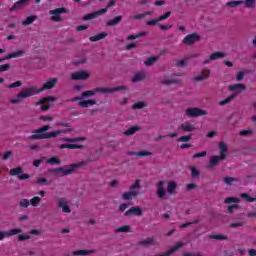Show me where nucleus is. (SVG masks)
<instances>
[{
    "label": "nucleus",
    "mask_w": 256,
    "mask_h": 256,
    "mask_svg": "<svg viewBox=\"0 0 256 256\" xmlns=\"http://www.w3.org/2000/svg\"><path fill=\"white\" fill-rule=\"evenodd\" d=\"M59 79L57 78H50L47 80L40 89H35V87H24L22 90L17 94L16 98L10 99V103L12 105H19L22 99H27L29 97H33V95H39V93H43V91H47L50 89H54L55 85H57Z\"/></svg>",
    "instance_id": "f257e3e1"
},
{
    "label": "nucleus",
    "mask_w": 256,
    "mask_h": 256,
    "mask_svg": "<svg viewBox=\"0 0 256 256\" xmlns=\"http://www.w3.org/2000/svg\"><path fill=\"white\" fill-rule=\"evenodd\" d=\"M49 129H51L50 125H44L39 129L33 130L32 134L30 136H28V139L30 141H41L43 139H53V138L57 137V135H61L63 133H73L72 128L47 132V131H49Z\"/></svg>",
    "instance_id": "f03ea898"
},
{
    "label": "nucleus",
    "mask_w": 256,
    "mask_h": 256,
    "mask_svg": "<svg viewBox=\"0 0 256 256\" xmlns=\"http://www.w3.org/2000/svg\"><path fill=\"white\" fill-rule=\"evenodd\" d=\"M127 90V87L125 86H117L115 88H109V87H97L94 88V90H87L83 92L82 99H85L86 97H93L96 93H115L117 91H125Z\"/></svg>",
    "instance_id": "7ed1b4c3"
},
{
    "label": "nucleus",
    "mask_w": 256,
    "mask_h": 256,
    "mask_svg": "<svg viewBox=\"0 0 256 256\" xmlns=\"http://www.w3.org/2000/svg\"><path fill=\"white\" fill-rule=\"evenodd\" d=\"M78 167H83V162L65 165L60 168H54L50 170V173H52V175L60 173L61 177H67V175H72V173H75V169H78Z\"/></svg>",
    "instance_id": "20e7f679"
},
{
    "label": "nucleus",
    "mask_w": 256,
    "mask_h": 256,
    "mask_svg": "<svg viewBox=\"0 0 256 256\" xmlns=\"http://www.w3.org/2000/svg\"><path fill=\"white\" fill-rule=\"evenodd\" d=\"M111 7H115V0H111L110 2H108L106 8H102L90 14L84 15L83 21H91V19H97L98 17H100V15H105V13H107V11H109V8Z\"/></svg>",
    "instance_id": "39448f33"
},
{
    "label": "nucleus",
    "mask_w": 256,
    "mask_h": 256,
    "mask_svg": "<svg viewBox=\"0 0 256 256\" xmlns=\"http://www.w3.org/2000/svg\"><path fill=\"white\" fill-rule=\"evenodd\" d=\"M63 13H67V9L65 8H56L54 10H50L49 11V15H52L51 16V21H54V23H59L62 21L61 19V16L60 15H63Z\"/></svg>",
    "instance_id": "423d86ee"
},
{
    "label": "nucleus",
    "mask_w": 256,
    "mask_h": 256,
    "mask_svg": "<svg viewBox=\"0 0 256 256\" xmlns=\"http://www.w3.org/2000/svg\"><path fill=\"white\" fill-rule=\"evenodd\" d=\"M57 99L53 96H48L45 98H42L38 101V105L40 106V109L42 111H49V109H51V105L50 103H53L54 101H56Z\"/></svg>",
    "instance_id": "0eeeda50"
},
{
    "label": "nucleus",
    "mask_w": 256,
    "mask_h": 256,
    "mask_svg": "<svg viewBox=\"0 0 256 256\" xmlns=\"http://www.w3.org/2000/svg\"><path fill=\"white\" fill-rule=\"evenodd\" d=\"M91 74L87 71H77L71 74L72 81H85V79H89Z\"/></svg>",
    "instance_id": "6e6552de"
},
{
    "label": "nucleus",
    "mask_w": 256,
    "mask_h": 256,
    "mask_svg": "<svg viewBox=\"0 0 256 256\" xmlns=\"http://www.w3.org/2000/svg\"><path fill=\"white\" fill-rule=\"evenodd\" d=\"M187 117H203V115H207V111L201 110L199 108H188L186 110Z\"/></svg>",
    "instance_id": "1a4fd4ad"
},
{
    "label": "nucleus",
    "mask_w": 256,
    "mask_h": 256,
    "mask_svg": "<svg viewBox=\"0 0 256 256\" xmlns=\"http://www.w3.org/2000/svg\"><path fill=\"white\" fill-rule=\"evenodd\" d=\"M10 175L12 177H15V175H18V179L20 181H25V179H29L31 176L29 174H23V168L17 167L10 170Z\"/></svg>",
    "instance_id": "9d476101"
},
{
    "label": "nucleus",
    "mask_w": 256,
    "mask_h": 256,
    "mask_svg": "<svg viewBox=\"0 0 256 256\" xmlns=\"http://www.w3.org/2000/svg\"><path fill=\"white\" fill-rule=\"evenodd\" d=\"M18 233H23L21 228H14L9 231H0V241H3L5 237H13V235H18Z\"/></svg>",
    "instance_id": "9b49d317"
},
{
    "label": "nucleus",
    "mask_w": 256,
    "mask_h": 256,
    "mask_svg": "<svg viewBox=\"0 0 256 256\" xmlns=\"http://www.w3.org/2000/svg\"><path fill=\"white\" fill-rule=\"evenodd\" d=\"M201 37L197 33L188 34L184 37L183 43L184 45H193V43H197Z\"/></svg>",
    "instance_id": "f8f14e48"
},
{
    "label": "nucleus",
    "mask_w": 256,
    "mask_h": 256,
    "mask_svg": "<svg viewBox=\"0 0 256 256\" xmlns=\"http://www.w3.org/2000/svg\"><path fill=\"white\" fill-rule=\"evenodd\" d=\"M30 1L31 0H18L17 2L14 3L12 7L9 8V11L10 12L19 11V9H23L24 7H27Z\"/></svg>",
    "instance_id": "ddd939ff"
},
{
    "label": "nucleus",
    "mask_w": 256,
    "mask_h": 256,
    "mask_svg": "<svg viewBox=\"0 0 256 256\" xmlns=\"http://www.w3.org/2000/svg\"><path fill=\"white\" fill-rule=\"evenodd\" d=\"M156 188H157V195L159 199H163L165 197V182L163 180H160L156 183Z\"/></svg>",
    "instance_id": "4468645a"
},
{
    "label": "nucleus",
    "mask_w": 256,
    "mask_h": 256,
    "mask_svg": "<svg viewBox=\"0 0 256 256\" xmlns=\"http://www.w3.org/2000/svg\"><path fill=\"white\" fill-rule=\"evenodd\" d=\"M179 131H183V133H191L195 131V125L189 122H184L178 127Z\"/></svg>",
    "instance_id": "2eb2a0df"
},
{
    "label": "nucleus",
    "mask_w": 256,
    "mask_h": 256,
    "mask_svg": "<svg viewBox=\"0 0 256 256\" xmlns=\"http://www.w3.org/2000/svg\"><path fill=\"white\" fill-rule=\"evenodd\" d=\"M227 159V155L212 156L210 158L209 167H217L220 161Z\"/></svg>",
    "instance_id": "dca6fc26"
},
{
    "label": "nucleus",
    "mask_w": 256,
    "mask_h": 256,
    "mask_svg": "<svg viewBox=\"0 0 256 256\" xmlns=\"http://www.w3.org/2000/svg\"><path fill=\"white\" fill-rule=\"evenodd\" d=\"M136 215L137 217H141L143 215V210L139 206H133L129 210L125 212V216Z\"/></svg>",
    "instance_id": "f3484780"
},
{
    "label": "nucleus",
    "mask_w": 256,
    "mask_h": 256,
    "mask_svg": "<svg viewBox=\"0 0 256 256\" xmlns=\"http://www.w3.org/2000/svg\"><path fill=\"white\" fill-rule=\"evenodd\" d=\"M211 76V70L207 69V68H204L202 71H201V75L200 76H197L194 78V81H205V79H209V77Z\"/></svg>",
    "instance_id": "a211bd4d"
},
{
    "label": "nucleus",
    "mask_w": 256,
    "mask_h": 256,
    "mask_svg": "<svg viewBox=\"0 0 256 256\" xmlns=\"http://www.w3.org/2000/svg\"><path fill=\"white\" fill-rule=\"evenodd\" d=\"M58 207L62 209L63 213H71V208L69 205H67V202H65V199L63 198L58 199Z\"/></svg>",
    "instance_id": "6ab92c4d"
},
{
    "label": "nucleus",
    "mask_w": 256,
    "mask_h": 256,
    "mask_svg": "<svg viewBox=\"0 0 256 256\" xmlns=\"http://www.w3.org/2000/svg\"><path fill=\"white\" fill-rule=\"evenodd\" d=\"M58 207L62 209L63 213H71V208L69 205H67V202H65V199L63 198L58 199Z\"/></svg>",
    "instance_id": "aec40b11"
},
{
    "label": "nucleus",
    "mask_w": 256,
    "mask_h": 256,
    "mask_svg": "<svg viewBox=\"0 0 256 256\" xmlns=\"http://www.w3.org/2000/svg\"><path fill=\"white\" fill-rule=\"evenodd\" d=\"M60 150L63 149H85V146L81 145V144H69V143H65V144H61L59 146Z\"/></svg>",
    "instance_id": "412c9836"
},
{
    "label": "nucleus",
    "mask_w": 256,
    "mask_h": 256,
    "mask_svg": "<svg viewBox=\"0 0 256 256\" xmlns=\"http://www.w3.org/2000/svg\"><path fill=\"white\" fill-rule=\"evenodd\" d=\"M60 141L64 143H78V141H87V138L85 137H76V138H61Z\"/></svg>",
    "instance_id": "4be33fe9"
},
{
    "label": "nucleus",
    "mask_w": 256,
    "mask_h": 256,
    "mask_svg": "<svg viewBox=\"0 0 256 256\" xmlns=\"http://www.w3.org/2000/svg\"><path fill=\"white\" fill-rule=\"evenodd\" d=\"M25 50H18L5 56V59H17V57H23Z\"/></svg>",
    "instance_id": "5701e85b"
},
{
    "label": "nucleus",
    "mask_w": 256,
    "mask_h": 256,
    "mask_svg": "<svg viewBox=\"0 0 256 256\" xmlns=\"http://www.w3.org/2000/svg\"><path fill=\"white\" fill-rule=\"evenodd\" d=\"M162 85H179L181 83V80L175 79V78H165L161 80Z\"/></svg>",
    "instance_id": "b1692460"
},
{
    "label": "nucleus",
    "mask_w": 256,
    "mask_h": 256,
    "mask_svg": "<svg viewBox=\"0 0 256 256\" xmlns=\"http://www.w3.org/2000/svg\"><path fill=\"white\" fill-rule=\"evenodd\" d=\"M127 155H131L134 157H148L149 155H151V152H149V151H140V152L128 151Z\"/></svg>",
    "instance_id": "393cba45"
},
{
    "label": "nucleus",
    "mask_w": 256,
    "mask_h": 256,
    "mask_svg": "<svg viewBox=\"0 0 256 256\" xmlns=\"http://www.w3.org/2000/svg\"><path fill=\"white\" fill-rule=\"evenodd\" d=\"M109 34H107V32H101L99 34H96L92 37H90V41L92 43H95L97 41H101V39H105V37H107Z\"/></svg>",
    "instance_id": "a878e982"
},
{
    "label": "nucleus",
    "mask_w": 256,
    "mask_h": 256,
    "mask_svg": "<svg viewBox=\"0 0 256 256\" xmlns=\"http://www.w3.org/2000/svg\"><path fill=\"white\" fill-rule=\"evenodd\" d=\"M245 89V84H234L229 86V91H237L238 93H241V91H245Z\"/></svg>",
    "instance_id": "bb28decb"
},
{
    "label": "nucleus",
    "mask_w": 256,
    "mask_h": 256,
    "mask_svg": "<svg viewBox=\"0 0 256 256\" xmlns=\"http://www.w3.org/2000/svg\"><path fill=\"white\" fill-rule=\"evenodd\" d=\"M96 101L95 100H83V101H80L78 103L79 107H84V108H87V107H93V105H96Z\"/></svg>",
    "instance_id": "cd10ccee"
},
{
    "label": "nucleus",
    "mask_w": 256,
    "mask_h": 256,
    "mask_svg": "<svg viewBox=\"0 0 256 256\" xmlns=\"http://www.w3.org/2000/svg\"><path fill=\"white\" fill-rule=\"evenodd\" d=\"M123 21V16H116L114 19L109 20L107 22L108 27H115V25H119Z\"/></svg>",
    "instance_id": "c85d7f7f"
},
{
    "label": "nucleus",
    "mask_w": 256,
    "mask_h": 256,
    "mask_svg": "<svg viewBox=\"0 0 256 256\" xmlns=\"http://www.w3.org/2000/svg\"><path fill=\"white\" fill-rule=\"evenodd\" d=\"M39 17L37 15H31L26 18V20L22 21V25L27 27V25H31L34 21H37Z\"/></svg>",
    "instance_id": "c756f323"
},
{
    "label": "nucleus",
    "mask_w": 256,
    "mask_h": 256,
    "mask_svg": "<svg viewBox=\"0 0 256 256\" xmlns=\"http://www.w3.org/2000/svg\"><path fill=\"white\" fill-rule=\"evenodd\" d=\"M95 253V250H76L73 252L75 256H87Z\"/></svg>",
    "instance_id": "7c9ffc66"
},
{
    "label": "nucleus",
    "mask_w": 256,
    "mask_h": 256,
    "mask_svg": "<svg viewBox=\"0 0 256 256\" xmlns=\"http://www.w3.org/2000/svg\"><path fill=\"white\" fill-rule=\"evenodd\" d=\"M141 37H147V32L146 31H141L138 34H132L127 36L128 41H133V39H139Z\"/></svg>",
    "instance_id": "2f4dec72"
},
{
    "label": "nucleus",
    "mask_w": 256,
    "mask_h": 256,
    "mask_svg": "<svg viewBox=\"0 0 256 256\" xmlns=\"http://www.w3.org/2000/svg\"><path fill=\"white\" fill-rule=\"evenodd\" d=\"M145 78V73L143 72H138L134 75L132 78V83H139V81H143Z\"/></svg>",
    "instance_id": "473e14b6"
},
{
    "label": "nucleus",
    "mask_w": 256,
    "mask_h": 256,
    "mask_svg": "<svg viewBox=\"0 0 256 256\" xmlns=\"http://www.w3.org/2000/svg\"><path fill=\"white\" fill-rule=\"evenodd\" d=\"M235 97H237V94H231L230 96H228L226 99L220 101L218 103V105H220V107H223L224 105H228V103H231L232 99H235Z\"/></svg>",
    "instance_id": "72a5a7b5"
},
{
    "label": "nucleus",
    "mask_w": 256,
    "mask_h": 256,
    "mask_svg": "<svg viewBox=\"0 0 256 256\" xmlns=\"http://www.w3.org/2000/svg\"><path fill=\"white\" fill-rule=\"evenodd\" d=\"M175 189H177V183L168 182L167 191L170 195H175Z\"/></svg>",
    "instance_id": "f704fd0d"
},
{
    "label": "nucleus",
    "mask_w": 256,
    "mask_h": 256,
    "mask_svg": "<svg viewBox=\"0 0 256 256\" xmlns=\"http://www.w3.org/2000/svg\"><path fill=\"white\" fill-rule=\"evenodd\" d=\"M137 195V192L135 191H128V192H125L123 195H122V198L127 201L129 199H133V197H136Z\"/></svg>",
    "instance_id": "c9c22d12"
},
{
    "label": "nucleus",
    "mask_w": 256,
    "mask_h": 256,
    "mask_svg": "<svg viewBox=\"0 0 256 256\" xmlns=\"http://www.w3.org/2000/svg\"><path fill=\"white\" fill-rule=\"evenodd\" d=\"M137 131H139V127L138 126H132L131 128H129L128 130H126L124 132V135L129 137L131 135H135V133H137Z\"/></svg>",
    "instance_id": "e433bc0d"
},
{
    "label": "nucleus",
    "mask_w": 256,
    "mask_h": 256,
    "mask_svg": "<svg viewBox=\"0 0 256 256\" xmlns=\"http://www.w3.org/2000/svg\"><path fill=\"white\" fill-rule=\"evenodd\" d=\"M240 197H241V199H245L247 201V203H255V201H256L255 197H251L247 193L240 194Z\"/></svg>",
    "instance_id": "4c0bfd02"
},
{
    "label": "nucleus",
    "mask_w": 256,
    "mask_h": 256,
    "mask_svg": "<svg viewBox=\"0 0 256 256\" xmlns=\"http://www.w3.org/2000/svg\"><path fill=\"white\" fill-rule=\"evenodd\" d=\"M223 57H225V54L223 52H214L210 55V59H212V61H215L217 59H223Z\"/></svg>",
    "instance_id": "58836bf2"
},
{
    "label": "nucleus",
    "mask_w": 256,
    "mask_h": 256,
    "mask_svg": "<svg viewBox=\"0 0 256 256\" xmlns=\"http://www.w3.org/2000/svg\"><path fill=\"white\" fill-rule=\"evenodd\" d=\"M218 147L220 149V155H227V144L225 142H219Z\"/></svg>",
    "instance_id": "ea45409f"
},
{
    "label": "nucleus",
    "mask_w": 256,
    "mask_h": 256,
    "mask_svg": "<svg viewBox=\"0 0 256 256\" xmlns=\"http://www.w3.org/2000/svg\"><path fill=\"white\" fill-rule=\"evenodd\" d=\"M39 203H41V198L39 196H34L30 200V205H32V207H39Z\"/></svg>",
    "instance_id": "a19ab883"
},
{
    "label": "nucleus",
    "mask_w": 256,
    "mask_h": 256,
    "mask_svg": "<svg viewBox=\"0 0 256 256\" xmlns=\"http://www.w3.org/2000/svg\"><path fill=\"white\" fill-rule=\"evenodd\" d=\"M210 239H215L216 241H227V236L223 234H216V235H211Z\"/></svg>",
    "instance_id": "79ce46f5"
},
{
    "label": "nucleus",
    "mask_w": 256,
    "mask_h": 256,
    "mask_svg": "<svg viewBox=\"0 0 256 256\" xmlns=\"http://www.w3.org/2000/svg\"><path fill=\"white\" fill-rule=\"evenodd\" d=\"M139 245H155V238L150 237V238H147L144 241H140Z\"/></svg>",
    "instance_id": "37998d69"
},
{
    "label": "nucleus",
    "mask_w": 256,
    "mask_h": 256,
    "mask_svg": "<svg viewBox=\"0 0 256 256\" xmlns=\"http://www.w3.org/2000/svg\"><path fill=\"white\" fill-rule=\"evenodd\" d=\"M48 165H61V160L57 157H52L47 160Z\"/></svg>",
    "instance_id": "c03bdc74"
},
{
    "label": "nucleus",
    "mask_w": 256,
    "mask_h": 256,
    "mask_svg": "<svg viewBox=\"0 0 256 256\" xmlns=\"http://www.w3.org/2000/svg\"><path fill=\"white\" fill-rule=\"evenodd\" d=\"M116 231L118 233H129L131 231V226L124 225V226L119 227Z\"/></svg>",
    "instance_id": "a18cd8bd"
},
{
    "label": "nucleus",
    "mask_w": 256,
    "mask_h": 256,
    "mask_svg": "<svg viewBox=\"0 0 256 256\" xmlns=\"http://www.w3.org/2000/svg\"><path fill=\"white\" fill-rule=\"evenodd\" d=\"M145 107H147V104H145V102L140 101V102L134 103L132 106V109H143Z\"/></svg>",
    "instance_id": "49530a36"
},
{
    "label": "nucleus",
    "mask_w": 256,
    "mask_h": 256,
    "mask_svg": "<svg viewBox=\"0 0 256 256\" xmlns=\"http://www.w3.org/2000/svg\"><path fill=\"white\" fill-rule=\"evenodd\" d=\"M159 59V57L157 56H152V57H149L147 59V61H145V65L147 66H150V65H153V63H156V61Z\"/></svg>",
    "instance_id": "de8ad7c7"
},
{
    "label": "nucleus",
    "mask_w": 256,
    "mask_h": 256,
    "mask_svg": "<svg viewBox=\"0 0 256 256\" xmlns=\"http://www.w3.org/2000/svg\"><path fill=\"white\" fill-rule=\"evenodd\" d=\"M178 143H187L191 141V135H184L177 139Z\"/></svg>",
    "instance_id": "09e8293b"
},
{
    "label": "nucleus",
    "mask_w": 256,
    "mask_h": 256,
    "mask_svg": "<svg viewBox=\"0 0 256 256\" xmlns=\"http://www.w3.org/2000/svg\"><path fill=\"white\" fill-rule=\"evenodd\" d=\"M243 3V1H230V2H227L226 5L227 7H239V5H241Z\"/></svg>",
    "instance_id": "8fccbe9b"
},
{
    "label": "nucleus",
    "mask_w": 256,
    "mask_h": 256,
    "mask_svg": "<svg viewBox=\"0 0 256 256\" xmlns=\"http://www.w3.org/2000/svg\"><path fill=\"white\" fill-rule=\"evenodd\" d=\"M190 169H191V175H192L193 179H197L200 175L199 170H197V168H195V166H192Z\"/></svg>",
    "instance_id": "3c124183"
},
{
    "label": "nucleus",
    "mask_w": 256,
    "mask_h": 256,
    "mask_svg": "<svg viewBox=\"0 0 256 256\" xmlns=\"http://www.w3.org/2000/svg\"><path fill=\"white\" fill-rule=\"evenodd\" d=\"M21 85H23V82L18 80V81L14 82V83L9 84L7 86V89H15L17 87H21Z\"/></svg>",
    "instance_id": "603ef678"
},
{
    "label": "nucleus",
    "mask_w": 256,
    "mask_h": 256,
    "mask_svg": "<svg viewBox=\"0 0 256 256\" xmlns=\"http://www.w3.org/2000/svg\"><path fill=\"white\" fill-rule=\"evenodd\" d=\"M239 198H236V197H228L225 199V203L227 205H230V203H239Z\"/></svg>",
    "instance_id": "864d4df0"
},
{
    "label": "nucleus",
    "mask_w": 256,
    "mask_h": 256,
    "mask_svg": "<svg viewBox=\"0 0 256 256\" xmlns=\"http://www.w3.org/2000/svg\"><path fill=\"white\" fill-rule=\"evenodd\" d=\"M20 207L27 209V207H29L30 205V201L28 199H22L19 202Z\"/></svg>",
    "instance_id": "5fc2aeb1"
},
{
    "label": "nucleus",
    "mask_w": 256,
    "mask_h": 256,
    "mask_svg": "<svg viewBox=\"0 0 256 256\" xmlns=\"http://www.w3.org/2000/svg\"><path fill=\"white\" fill-rule=\"evenodd\" d=\"M199 223V220H194L192 222H186L180 226V229H185L187 227H190V225H197Z\"/></svg>",
    "instance_id": "6e6d98bb"
},
{
    "label": "nucleus",
    "mask_w": 256,
    "mask_h": 256,
    "mask_svg": "<svg viewBox=\"0 0 256 256\" xmlns=\"http://www.w3.org/2000/svg\"><path fill=\"white\" fill-rule=\"evenodd\" d=\"M159 23V18L156 19H152L146 22V25L148 27H155V25H157Z\"/></svg>",
    "instance_id": "4d7b16f0"
},
{
    "label": "nucleus",
    "mask_w": 256,
    "mask_h": 256,
    "mask_svg": "<svg viewBox=\"0 0 256 256\" xmlns=\"http://www.w3.org/2000/svg\"><path fill=\"white\" fill-rule=\"evenodd\" d=\"M135 189H141V181L136 180L135 183L130 186V191H135Z\"/></svg>",
    "instance_id": "13d9d810"
},
{
    "label": "nucleus",
    "mask_w": 256,
    "mask_h": 256,
    "mask_svg": "<svg viewBox=\"0 0 256 256\" xmlns=\"http://www.w3.org/2000/svg\"><path fill=\"white\" fill-rule=\"evenodd\" d=\"M171 17V11L166 12L165 14L158 17V21H165V19H169Z\"/></svg>",
    "instance_id": "bf43d9fd"
},
{
    "label": "nucleus",
    "mask_w": 256,
    "mask_h": 256,
    "mask_svg": "<svg viewBox=\"0 0 256 256\" xmlns=\"http://www.w3.org/2000/svg\"><path fill=\"white\" fill-rule=\"evenodd\" d=\"M9 69H11V64L0 65V73H3L4 71H9Z\"/></svg>",
    "instance_id": "052dcab7"
},
{
    "label": "nucleus",
    "mask_w": 256,
    "mask_h": 256,
    "mask_svg": "<svg viewBox=\"0 0 256 256\" xmlns=\"http://www.w3.org/2000/svg\"><path fill=\"white\" fill-rule=\"evenodd\" d=\"M200 157H207V151L196 153L192 156V159H199Z\"/></svg>",
    "instance_id": "680f3d73"
},
{
    "label": "nucleus",
    "mask_w": 256,
    "mask_h": 256,
    "mask_svg": "<svg viewBox=\"0 0 256 256\" xmlns=\"http://www.w3.org/2000/svg\"><path fill=\"white\" fill-rule=\"evenodd\" d=\"M223 181L224 183H226V185H232L233 181H237V179L233 177H225Z\"/></svg>",
    "instance_id": "e2e57ef3"
},
{
    "label": "nucleus",
    "mask_w": 256,
    "mask_h": 256,
    "mask_svg": "<svg viewBox=\"0 0 256 256\" xmlns=\"http://www.w3.org/2000/svg\"><path fill=\"white\" fill-rule=\"evenodd\" d=\"M29 239H31V236L27 234H20L18 236V241H27Z\"/></svg>",
    "instance_id": "0e129e2a"
},
{
    "label": "nucleus",
    "mask_w": 256,
    "mask_h": 256,
    "mask_svg": "<svg viewBox=\"0 0 256 256\" xmlns=\"http://www.w3.org/2000/svg\"><path fill=\"white\" fill-rule=\"evenodd\" d=\"M256 0H245V6L247 8L255 7Z\"/></svg>",
    "instance_id": "69168bd1"
},
{
    "label": "nucleus",
    "mask_w": 256,
    "mask_h": 256,
    "mask_svg": "<svg viewBox=\"0 0 256 256\" xmlns=\"http://www.w3.org/2000/svg\"><path fill=\"white\" fill-rule=\"evenodd\" d=\"M235 209H239V205L237 204H233V205H229L228 206V213H233V211H235Z\"/></svg>",
    "instance_id": "338daca9"
},
{
    "label": "nucleus",
    "mask_w": 256,
    "mask_h": 256,
    "mask_svg": "<svg viewBox=\"0 0 256 256\" xmlns=\"http://www.w3.org/2000/svg\"><path fill=\"white\" fill-rule=\"evenodd\" d=\"M185 65H187V62L185 60H176L177 67H185Z\"/></svg>",
    "instance_id": "774afa93"
}]
</instances>
